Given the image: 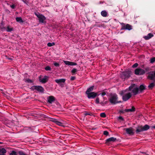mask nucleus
<instances>
[{
    "instance_id": "f257e3e1",
    "label": "nucleus",
    "mask_w": 155,
    "mask_h": 155,
    "mask_svg": "<svg viewBox=\"0 0 155 155\" xmlns=\"http://www.w3.org/2000/svg\"><path fill=\"white\" fill-rule=\"evenodd\" d=\"M150 128V126L147 124L144 126H139L136 128V132L137 133L141 132L146 131L148 130Z\"/></svg>"
},
{
    "instance_id": "f03ea898",
    "label": "nucleus",
    "mask_w": 155,
    "mask_h": 155,
    "mask_svg": "<svg viewBox=\"0 0 155 155\" xmlns=\"http://www.w3.org/2000/svg\"><path fill=\"white\" fill-rule=\"evenodd\" d=\"M117 96L116 94H114L111 95V97L110 99V102L113 104H116L117 103H120L121 102V101H117Z\"/></svg>"
},
{
    "instance_id": "7ed1b4c3",
    "label": "nucleus",
    "mask_w": 155,
    "mask_h": 155,
    "mask_svg": "<svg viewBox=\"0 0 155 155\" xmlns=\"http://www.w3.org/2000/svg\"><path fill=\"white\" fill-rule=\"evenodd\" d=\"M124 95L123 97V99L124 101H126L128 100L131 96L130 92L129 90L124 91L123 93Z\"/></svg>"
},
{
    "instance_id": "20e7f679",
    "label": "nucleus",
    "mask_w": 155,
    "mask_h": 155,
    "mask_svg": "<svg viewBox=\"0 0 155 155\" xmlns=\"http://www.w3.org/2000/svg\"><path fill=\"white\" fill-rule=\"evenodd\" d=\"M129 91H132L134 94H137L138 91V88L135 84H132L129 88Z\"/></svg>"
},
{
    "instance_id": "39448f33",
    "label": "nucleus",
    "mask_w": 155,
    "mask_h": 155,
    "mask_svg": "<svg viewBox=\"0 0 155 155\" xmlns=\"http://www.w3.org/2000/svg\"><path fill=\"white\" fill-rule=\"evenodd\" d=\"M131 73V71H130L122 72L121 74V78L124 79L128 78L130 77Z\"/></svg>"
},
{
    "instance_id": "423d86ee",
    "label": "nucleus",
    "mask_w": 155,
    "mask_h": 155,
    "mask_svg": "<svg viewBox=\"0 0 155 155\" xmlns=\"http://www.w3.org/2000/svg\"><path fill=\"white\" fill-rule=\"evenodd\" d=\"M35 14L38 18L39 21L41 23H44L46 19V18L43 15L39 13H35Z\"/></svg>"
},
{
    "instance_id": "0eeeda50",
    "label": "nucleus",
    "mask_w": 155,
    "mask_h": 155,
    "mask_svg": "<svg viewBox=\"0 0 155 155\" xmlns=\"http://www.w3.org/2000/svg\"><path fill=\"white\" fill-rule=\"evenodd\" d=\"M135 74L136 75H141L145 73V71L140 68H137L134 71Z\"/></svg>"
},
{
    "instance_id": "6e6552de",
    "label": "nucleus",
    "mask_w": 155,
    "mask_h": 155,
    "mask_svg": "<svg viewBox=\"0 0 155 155\" xmlns=\"http://www.w3.org/2000/svg\"><path fill=\"white\" fill-rule=\"evenodd\" d=\"M86 94L87 95L88 98H94L96 96L98 95L97 93L94 92H90Z\"/></svg>"
},
{
    "instance_id": "1a4fd4ad",
    "label": "nucleus",
    "mask_w": 155,
    "mask_h": 155,
    "mask_svg": "<svg viewBox=\"0 0 155 155\" xmlns=\"http://www.w3.org/2000/svg\"><path fill=\"white\" fill-rule=\"evenodd\" d=\"M39 80L41 82L45 83L48 81V77L46 76H45L43 77L40 76L39 77Z\"/></svg>"
},
{
    "instance_id": "9d476101",
    "label": "nucleus",
    "mask_w": 155,
    "mask_h": 155,
    "mask_svg": "<svg viewBox=\"0 0 155 155\" xmlns=\"http://www.w3.org/2000/svg\"><path fill=\"white\" fill-rule=\"evenodd\" d=\"M125 130L127 134L130 135H133L134 134L133 129L131 127L126 129Z\"/></svg>"
},
{
    "instance_id": "9b49d317",
    "label": "nucleus",
    "mask_w": 155,
    "mask_h": 155,
    "mask_svg": "<svg viewBox=\"0 0 155 155\" xmlns=\"http://www.w3.org/2000/svg\"><path fill=\"white\" fill-rule=\"evenodd\" d=\"M34 87L35 89H36L37 91H39L41 92H43L44 91V89L43 87L40 86H35Z\"/></svg>"
},
{
    "instance_id": "f8f14e48",
    "label": "nucleus",
    "mask_w": 155,
    "mask_h": 155,
    "mask_svg": "<svg viewBox=\"0 0 155 155\" xmlns=\"http://www.w3.org/2000/svg\"><path fill=\"white\" fill-rule=\"evenodd\" d=\"M63 61L66 65H76L77 64L76 63L73 62L71 61Z\"/></svg>"
},
{
    "instance_id": "ddd939ff",
    "label": "nucleus",
    "mask_w": 155,
    "mask_h": 155,
    "mask_svg": "<svg viewBox=\"0 0 155 155\" xmlns=\"http://www.w3.org/2000/svg\"><path fill=\"white\" fill-rule=\"evenodd\" d=\"M154 77H155V71L150 72L148 77L150 79L153 80L154 79Z\"/></svg>"
},
{
    "instance_id": "4468645a",
    "label": "nucleus",
    "mask_w": 155,
    "mask_h": 155,
    "mask_svg": "<svg viewBox=\"0 0 155 155\" xmlns=\"http://www.w3.org/2000/svg\"><path fill=\"white\" fill-rule=\"evenodd\" d=\"M66 80L64 79H56L55 80V82L57 83L60 84L61 83H64L65 81Z\"/></svg>"
},
{
    "instance_id": "2eb2a0df",
    "label": "nucleus",
    "mask_w": 155,
    "mask_h": 155,
    "mask_svg": "<svg viewBox=\"0 0 155 155\" xmlns=\"http://www.w3.org/2000/svg\"><path fill=\"white\" fill-rule=\"evenodd\" d=\"M2 30H5L8 32H10L13 31V28L11 27L8 26L6 27V29L4 27L1 28Z\"/></svg>"
},
{
    "instance_id": "dca6fc26",
    "label": "nucleus",
    "mask_w": 155,
    "mask_h": 155,
    "mask_svg": "<svg viewBox=\"0 0 155 155\" xmlns=\"http://www.w3.org/2000/svg\"><path fill=\"white\" fill-rule=\"evenodd\" d=\"M54 100L55 98L53 96H50L48 98V101L50 103H52Z\"/></svg>"
},
{
    "instance_id": "f3484780",
    "label": "nucleus",
    "mask_w": 155,
    "mask_h": 155,
    "mask_svg": "<svg viewBox=\"0 0 155 155\" xmlns=\"http://www.w3.org/2000/svg\"><path fill=\"white\" fill-rule=\"evenodd\" d=\"M153 35L151 33H149L147 35L144 36L143 38L145 40H148L151 37H153Z\"/></svg>"
},
{
    "instance_id": "a211bd4d",
    "label": "nucleus",
    "mask_w": 155,
    "mask_h": 155,
    "mask_svg": "<svg viewBox=\"0 0 155 155\" xmlns=\"http://www.w3.org/2000/svg\"><path fill=\"white\" fill-rule=\"evenodd\" d=\"M101 14L104 17H106L107 15V13L105 10L102 11L101 12Z\"/></svg>"
},
{
    "instance_id": "6ab92c4d",
    "label": "nucleus",
    "mask_w": 155,
    "mask_h": 155,
    "mask_svg": "<svg viewBox=\"0 0 155 155\" xmlns=\"http://www.w3.org/2000/svg\"><path fill=\"white\" fill-rule=\"evenodd\" d=\"M94 86H92L87 89V90L86 92V94L90 93V92L92 91L94 89Z\"/></svg>"
},
{
    "instance_id": "aec40b11",
    "label": "nucleus",
    "mask_w": 155,
    "mask_h": 155,
    "mask_svg": "<svg viewBox=\"0 0 155 155\" xmlns=\"http://www.w3.org/2000/svg\"><path fill=\"white\" fill-rule=\"evenodd\" d=\"M116 140V138H115L113 137H111L110 138H109L107 140V142H110L112 141L114 142Z\"/></svg>"
},
{
    "instance_id": "412c9836",
    "label": "nucleus",
    "mask_w": 155,
    "mask_h": 155,
    "mask_svg": "<svg viewBox=\"0 0 155 155\" xmlns=\"http://www.w3.org/2000/svg\"><path fill=\"white\" fill-rule=\"evenodd\" d=\"M6 150L4 148L0 149V154L2 155L3 154L5 153Z\"/></svg>"
},
{
    "instance_id": "4be33fe9",
    "label": "nucleus",
    "mask_w": 155,
    "mask_h": 155,
    "mask_svg": "<svg viewBox=\"0 0 155 155\" xmlns=\"http://www.w3.org/2000/svg\"><path fill=\"white\" fill-rule=\"evenodd\" d=\"M135 110V108L132 107L131 109H127L125 110V111L127 112H131L134 111Z\"/></svg>"
},
{
    "instance_id": "5701e85b",
    "label": "nucleus",
    "mask_w": 155,
    "mask_h": 155,
    "mask_svg": "<svg viewBox=\"0 0 155 155\" xmlns=\"http://www.w3.org/2000/svg\"><path fill=\"white\" fill-rule=\"evenodd\" d=\"M125 28L126 29L130 30L132 29L131 26L129 24H127L125 26Z\"/></svg>"
},
{
    "instance_id": "b1692460",
    "label": "nucleus",
    "mask_w": 155,
    "mask_h": 155,
    "mask_svg": "<svg viewBox=\"0 0 155 155\" xmlns=\"http://www.w3.org/2000/svg\"><path fill=\"white\" fill-rule=\"evenodd\" d=\"M16 20L17 21L20 22V23H23V21L22 19V18L21 17H17L16 18Z\"/></svg>"
},
{
    "instance_id": "393cba45",
    "label": "nucleus",
    "mask_w": 155,
    "mask_h": 155,
    "mask_svg": "<svg viewBox=\"0 0 155 155\" xmlns=\"http://www.w3.org/2000/svg\"><path fill=\"white\" fill-rule=\"evenodd\" d=\"M155 84H155H154V83H151L149 85L148 87L149 88V89H152L154 86Z\"/></svg>"
},
{
    "instance_id": "a878e982",
    "label": "nucleus",
    "mask_w": 155,
    "mask_h": 155,
    "mask_svg": "<svg viewBox=\"0 0 155 155\" xmlns=\"http://www.w3.org/2000/svg\"><path fill=\"white\" fill-rule=\"evenodd\" d=\"M55 124L59 126H63L64 124L63 122H61L58 120H57Z\"/></svg>"
},
{
    "instance_id": "bb28decb",
    "label": "nucleus",
    "mask_w": 155,
    "mask_h": 155,
    "mask_svg": "<svg viewBox=\"0 0 155 155\" xmlns=\"http://www.w3.org/2000/svg\"><path fill=\"white\" fill-rule=\"evenodd\" d=\"M145 88V86L143 85H141L139 87V89L140 91H142L143 90H144Z\"/></svg>"
},
{
    "instance_id": "cd10ccee",
    "label": "nucleus",
    "mask_w": 155,
    "mask_h": 155,
    "mask_svg": "<svg viewBox=\"0 0 155 155\" xmlns=\"http://www.w3.org/2000/svg\"><path fill=\"white\" fill-rule=\"evenodd\" d=\"M54 45L55 43L54 42H53L52 43L49 42L47 44V45L49 47H51Z\"/></svg>"
},
{
    "instance_id": "c85d7f7f",
    "label": "nucleus",
    "mask_w": 155,
    "mask_h": 155,
    "mask_svg": "<svg viewBox=\"0 0 155 155\" xmlns=\"http://www.w3.org/2000/svg\"><path fill=\"white\" fill-rule=\"evenodd\" d=\"M10 155H17V153L14 151H12L10 153Z\"/></svg>"
},
{
    "instance_id": "c756f323",
    "label": "nucleus",
    "mask_w": 155,
    "mask_h": 155,
    "mask_svg": "<svg viewBox=\"0 0 155 155\" xmlns=\"http://www.w3.org/2000/svg\"><path fill=\"white\" fill-rule=\"evenodd\" d=\"M53 63L54 65L55 66L58 67L60 65V64L59 63L56 62L55 61H54Z\"/></svg>"
},
{
    "instance_id": "7c9ffc66",
    "label": "nucleus",
    "mask_w": 155,
    "mask_h": 155,
    "mask_svg": "<svg viewBox=\"0 0 155 155\" xmlns=\"http://www.w3.org/2000/svg\"><path fill=\"white\" fill-rule=\"evenodd\" d=\"M155 61V57H153L151 58L150 60V62L151 63H153Z\"/></svg>"
},
{
    "instance_id": "2f4dec72",
    "label": "nucleus",
    "mask_w": 155,
    "mask_h": 155,
    "mask_svg": "<svg viewBox=\"0 0 155 155\" xmlns=\"http://www.w3.org/2000/svg\"><path fill=\"white\" fill-rule=\"evenodd\" d=\"M45 70L47 71L51 70V68L49 66H47L45 68Z\"/></svg>"
},
{
    "instance_id": "473e14b6",
    "label": "nucleus",
    "mask_w": 155,
    "mask_h": 155,
    "mask_svg": "<svg viewBox=\"0 0 155 155\" xmlns=\"http://www.w3.org/2000/svg\"><path fill=\"white\" fill-rule=\"evenodd\" d=\"M77 71V69L75 68L73 69L71 71V72L73 73H74Z\"/></svg>"
},
{
    "instance_id": "72a5a7b5",
    "label": "nucleus",
    "mask_w": 155,
    "mask_h": 155,
    "mask_svg": "<svg viewBox=\"0 0 155 155\" xmlns=\"http://www.w3.org/2000/svg\"><path fill=\"white\" fill-rule=\"evenodd\" d=\"M100 116L102 117H106V115L104 113H101L100 114Z\"/></svg>"
},
{
    "instance_id": "f704fd0d",
    "label": "nucleus",
    "mask_w": 155,
    "mask_h": 155,
    "mask_svg": "<svg viewBox=\"0 0 155 155\" xmlns=\"http://www.w3.org/2000/svg\"><path fill=\"white\" fill-rule=\"evenodd\" d=\"M95 102L97 104L99 103V98L98 97H97L96 98L95 100Z\"/></svg>"
},
{
    "instance_id": "c9c22d12",
    "label": "nucleus",
    "mask_w": 155,
    "mask_h": 155,
    "mask_svg": "<svg viewBox=\"0 0 155 155\" xmlns=\"http://www.w3.org/2000/svg\"><path fill=\"white\" fill-rule=\"evenodd\" d=\"M18 153L20 155H25V154L23 152L19 151L18 152Z\"/></svg>"
},
{
    "instance_id": "e433bc0d",
    "label": "nucleus",
    "mask_w": 155,
    "mask_h": 155,
    "mask_svg": "<svg viewBox=\"0 0 155 155\" xmlns=\"http://www.w3.org/2000/svg\"><path fill=\"white\" fill-rule=\"evenodd\" d=\"M138 66V64L137 63H135L132 66V67L133 68L137 67Z\"/></svg>"
},
{
    "instance_id": "4c0bfd02",
    "label": "nucleus",
    "mask_w": 155,
    "mask_h": 155,
    "mask_svg": "<svg viewBox=\"0 0 155 155\" xmlns=\"http://www.w3.org/2000/svg\"><path fill=\"white\" fill-rule=\"evenodd\" d=\"M108 134V132L106 131H104V134L105 135H107Z\"/></svg>"
},
{
    "instance_id": "58836bf2",
    "label": "nucleus",
    "mask_w": 155,
    "mask_h": 155,
    "mask_svg": "<svg viewBox=\"0 0 155 155\" xmlns=\"http://www.w3.org/2000/svg\"><path fill=\"white\" fill-rule=\"evenodd\" d=\"M75 78L74 77L72 76L71 78V81L74 80L75 79Z\"/></svg>"
},
{
    "instance_id": "ea45409f",
    "label": "nucleus",
    "mask_w": 155,
    "mask_h": 155,
    "mask_svg": "<svg viewBox=\"0 0 155 155\" xmlns=\"http://www.w3.org/2000/svg\"><path fill=\"white\" fill-rule=\"evenodd\" d=\"M10 7L12 8H14L15 7V5H10Z\"/></svg>"
},
{
    "instance_id": "a19ab883",
    "label": "nucleus",
    "mask_w": 155,
    "mask_h": 155,
    "mask_svg": "<svg viewBox=\"0 0 155 155\" xmlns=\"http://www.w3.org/2000/svg\"><path fill=\"white\" fill-rule=\"evenodd\" d=\"M101 94L102 96H103L106 94V93L105 92H103L101 93Z\"/></svg>"
},
{
    "instance_id": "79ce46f5",
    "label": "nucleus",
    "mask_w": 155,
    "mask_h": 155,
    "mask_svg": "<svg viewBox=\"0 0 155 155\" xmlns=\"http://www.w3.org/2000/svg\"><path fill=\"white\" fill-rule=\"evenodd\" d=\"M118 119L119 120H123V118L122 117H121V116H120L118 117Z\"/></svg>"
},
{
    "instance_id": "37998d69",
    "label": "nucleus",
    "mask_w": 155,
    "mask_h": 155,
    "mask_svg": "<svg viewBox=\"0 0 155 155\" xmlns=\"http://www.w3.org/2000/svg\"><path fill=\"white\" fill-rule=\"evenodd\" d=\"M57 120L56 119H53L52 120V121L55 123H56V121H57Z\"/></svg>"
},
{
    "instance_id": "c03bdc74",
    "label": "nucleus",
    "mask_w": 155,
    "mask_h": 155,
    "mask_svg": "<svg viewBox=\"0 0 155 155\" xmlns=\"http://www.w3.org/2000/svg\"><path fill=\"white\" fill-rule=\"evenodd\" d=\"M151 128L155 129V125L151 127Z\"/></svg>"
},
{
    "instance_id": "a18cd8bd",
    "label": "nucleus",
    "mask_w": 155,
    "mask_h": 155,
    "mask_svg": "<svg viewBox=\"0 0 155 155\" xmlns=\"http://www.w3.org/2000/svg\"><path fill=\"white\" fill-rule=\"evenodd\" d=\"M145 70L146 71H149V69L148 68H146L145 69Z\"/></svg>"
},
{
    "instance_id": "49530a36",
    "label": "nucleus",
    "mask_w": 155,
    "mask_h": 155,
    "mask_svg": "<svg viewBox=\"0 0 155 155\" xmlns=\"http://www.w3.org/2000/svg\"><path fill=\"white\" fill-rule=\"evenodd\" d=\"M27 81L28 82H31V81L30 80H28Z\"/></svg>"
},
{
    "instance_id": "de8ad7c7",
    "label": "nucleus",
    "mask_w": 155,
    "mask_h": 155,
    "mask_svg": "<svg viewBox=\"0 0 155 155\" xmlns=\"http://www.w3.org/2000/svg\"><path fill=\"white\" fill-rule=\"evenodd\" d=\"M88 114L87 113H86L85 114V115H87Z\"/></svg>"
},
{
    "instance_id": "09e8293b",
    "label": "nucleus",
    "mask_w": 155,
    "mask_h": 155,
    "mask_svg": "<svg viewBox=\"0 0 155 155\" xmlns=\"http://www.w3.org/2000/svg\"><path fill=\"white\" fill-rule=\"evenodd\" d=\"M154 68L155 69V65L153 66Z\"/></svg>"
},
{
    "instance_id": "8fccbe9b",
    "label": "nucleus",
    "mask_w": 155,
    "mask_h": 155,
    "mask_svg": "<svg viewBox=\"0 0 155 155\" xmlns=\"http://www.w3.org/2000/svg\"><path fill=\"white\" fill-rule=\"evenodd\" d=\"M142 153H144L145 154V152H142Z\"/></svg>"
},
{
    "instance_id": "3c124183",
    "label": "nucleus",
    "mask_w": 155,
    "mask_h": 155,
    "mask_svg": "<svg viewBox=\"0 0 155 155\" xmlns=\"http://www.w3.org/2000/svg\"><path fill=\"white\" fill-rule=\"evenodd\" d=\"M23 2H25L24 1V0H21Z\"/></svg>"
},
{
    "instance_id": "603ef678",
    "label": "nucleus",
    "mask_w": 155,
    "mask_h": 155,
    "mask_svg": "<svg viewBox=\"0 0 155 155\" xmlns=\"http://www.w3.org/2000/svg\"><path fill=\"white\" fill-rule=\"evenodd\" d=\"M0 155H1V154H0Z\"/></svg>"
}]
</instances>
